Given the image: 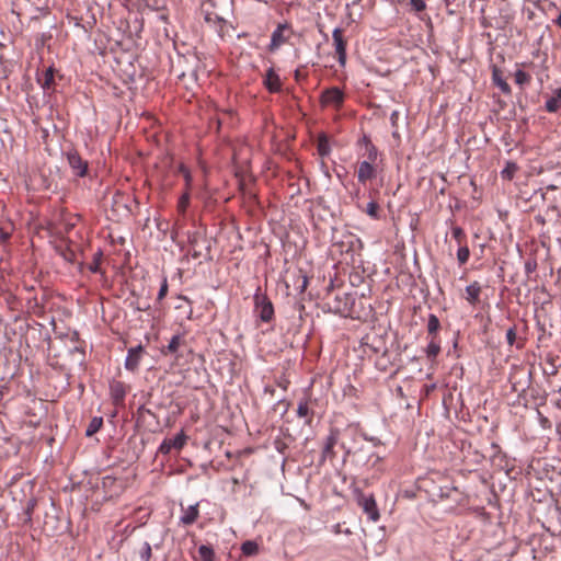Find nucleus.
<instances>
[{"label":"nucleus","mask_w":561,"mask_h":561,"mask_svg":"<svg viewBox=\"0 0 561 561\" xmlns=\"http://www.w3.org/2000/svg\"><path fill=\"white\" fill-rule=\"evenodd\" d=\"M514 77H515L516 84H518L520 87L525 85V84H528L530 82V80H531V77L527 72H525V71H523L520 69L515 71Z\"/></svg>","instance_id":"obj_27"},{"label":"nucleus","mask_w":561,"mask_h":561,"mask_svg":"<svg viewBox=\"0 0 561 561\" xmlns=\"http://www.w3.org/2000/svg\"><path fill=\"white\" fill-rule=\"evenodd\" d=\"M492 77H493V82L494 84L505 94H510L511 93V87L508 85V83L502 78V76L500 75L499 70L494 69L493 70V73H492Z\"/></svg>","instance_id":"obj_17"},{"label":"nucleus","mask_w":561,"mask_h":561,"mask_svg":"<svg viewBox=\"0 0 561 561\" xmlns=\"http://www.w3.org/2000/svg\"><path fill=\"white\" fill-rule=\"evenodd\" d=\"M398 118H399V112L393 111L390 115V122H391L392 126H394V127L397 126Z\"/></svg>","instance_id":"obj_41"},{"label":"nucleus","mask_w":561,"mask_h":561,"mask_svg":"<svg viewBox=\"0 0 561 561\" xmlns=\"http://www.w3.org/2000/svg\"><path fill=\"white\" fill-rule=\"evenodd\" d=\"M91 271H92V272H96V266H95V265H92Z\"/></svg>","instance_id":"obj_50"},{"label":"nucleus","mask_w":561,"mask_h":561,"mask_svg":"<svg viewBox=\"0 0 561 561\" xmlns=\"http://www.w3.org/2000/svg\"><path fill=\"white\" fill-rule=\"evenodd\" d=\"M410 5L416 12H421L426 8V3L424 0H410Z\"/></svg>","instance_id":"obj_37"},{"label":"nucleus","mask_w":561,"mask_h":561,"mask_svg":"<svg viewBox=\"0 0 561 561\" xmlns=\"http://www.w3.org/2000/svg\"><path fill=\"white\" fill-rule=\"evenodd\" d=\"M360 141L365 145V147H368V145H373V142L370 141L369 137L366 136V135L363 136Z\"/></svg>","instance_id":"obj_42"},{"label":"nucleus","mask_w":561,"mask_h":561,"mask_svg":"<svg viewBox=\"0 0 561 561\" xmlns=\"http://www.w3.org/2000/svg\"><path fill=\"white\" fill-rule=\"evenodd\" d=\"M354 241H355V242H357V243H360V240H359V239H357V238H351L350 247H353Z\"/></svg>","instance_id":"obj_45"},{"label":"nucleus","mask_w":561,"mask_h":561,"mask_svg":"<svg viewBox=\"0 0 561 561\" xmlns=\"http://www.w3.org/2000/svg\"><path fill=\"white\" fill-rule=\"evenodd\" d=\"M138 556H139L140 561H150L151 556H152V549H151V546L149 542L145 541L141 545V547L138 551Z\"/></svg>","instance_id":"obj_25"},{"label":"nucleus","mask_w":561,"mask_h":561,"mask_svg":"<svg viewBox=\"0 0 561 561\" xmlns=\"http://www.w3.org/2000/svg\"><path fill=\"white\" fill-rule=\"evenodd\" d=\"M335 457L334 447L323 445L321 462H324L327 459H333Z\"/></svg>","instance_id":"obj_33"},{"label":"nucleus","mask_w":561,"mask_h":561,"mask_svg":"<svg viewBox=\"0 0 561 561\" xmlns=\"http://www.w3.org/2000/svg\"><path fill=\"white\" fill-rule=\"evenodd\" d=\"M148 307H145V306H141V307H138V310H147Z\"/></svg>","instance_id":"obj_46"},{"label":"nucleus","mask_w":561,"mask_h":561,"mask_svg":"<svg viewBox=\"0 0 561 561\" xmlns=\"http://www.w3.org/2000/svg\"><path fill=\"white\" fill-rule=\"evenodd\" d=\"M332 39L334 49L337 56V62L341 67H345L346 59H347V51H346V39L343 36V31L340 27H335L332 32Z\"/></svg>","instance_id":"obj_3"},{"label":"nucleus","mask_w":561,"mask_h":561,"mask_svg":"<svg viewBox=\"0 0 561 561\" xmlns=\"http://www.w3.org/2000/svg\"><path fill=\"white\" fill-rule=\"evenodd\" d=\"M187 440V436L183 431L178 433L173 438H164L158 448V453L168 455L172 449L181 450Z\"/></svg>","instance_id":"obj_5"},{"label":"nucleus","mask_w":561,"mask_h":561,"mask_svg":"<svg viewBox=\"0 0 561 561\" xmlns=\"http://www.w3.org/2000/svg\"><path fill=\"white\" fill-rule=\"evenodd\" d=\"M196 239H197V236H196V234H194L193 237H190V243H191L193 247H195V244H196Z\"/></svg>","instance_id":"obj_43"},{"label":"nucleus","mask_w":561,"mask_h":561,"mask_svg":"<svg viewBox=\"0 0 561 561\" xmlns=\"http://www.w3.org/2000/svg\"><path fill=\"white\" fill-rule=\"evenodd\" d=\"M91 271H92V272H96V266H95V265H92Z\"/></svg>","instance_id":"obj_49"},{"label":"nucleus","mask_w":561,"mask_h":561,"mask_svg":"<svg viewBox=\"0 0 561 561\" xmlns=\"http://www.w3.org/2000/svg\"><path fill=\"white\" fill-rule=\"evenodd\" d=\"M392 136H393V137H398V136H399L398 131H397V130H394V131L392 133Z\"/></svg>","instance_id":"obj_48"},{"label":"nucleus","mask_w":561,"mask_h":561,"mask_svg":"<svg viewBox=\"0 0 561 561\" xmlns=\"http://www.w3.org/2000/svg\"><path fill=\"white\" fill-rule=\"evenodd\" d=\"M516 341V330L515 328H510L506 331V342L510 346H513Z\"/></svg>","instance_id":"obj_38"},{"label":"nucleus","mask_w":561,"mask_h":561,"mask_svg":"<svg viewBox=\"0 0 561 561\" xmlns=\"http://www.w3.org/2000/svg\"><path fill=\"white\" fill-rule=\"evenodd\" d=\"M561 108V87L553 91V94L546 101L545 110L548 113H557Z\"/></svg>","instance_id":"obj_14"},{"label":"nucleus","mask_w":561,"mask_h":561,"mask_svg":"<svg viewBox=\"0 0 561 561\" xmlns=\"http://www.w3.org/2000/svg\"><path fill=\"white\" fill-rule=\"evenodd\" d=\"M241 551L247 557H253L259 552V545L254 540H247L241 545Z\"/></svg>","instance_id":"obj_18"},{"label":"nucleus","mask_w":561,"mask_h":561,"mask_svg":"<svg viewBox=\"0 0 561 561\" xmlns=\"http://www.w3.org/2000/svg\"><path fill=\"white\" fill-rule=\"evenodd\" d=\"M144 354H145V347L141 344L130 347L127 351V355H126V358L124 362L125 369L130 373L137 371Z\"/></svg>","instance_id":"obj_4"},{"label":"nucleus","mask_w":561,"mask_h":561,"mask_svg":"<svg viewBox=\"0 0 561 561\" xmlns=\"http://www.w3.org/2000/svg\"><path fill=\"white\" fill-rule=\"evenodd\" d=\"M198 554L203 561H215V551L210 546H207V545L199 546Z\"/></svg>","instance_id":"obj_21"},{"label":"nucleus","mask_w":561,"mask_h":561,"mask_svg":"<svg viewBox=\"0 0 561 561\" xmlns=\"http://www.w3.org/2000/svg\"><path fill=\"white\" fill-rule=\"evenodd\" d=\"M345 94L339 87L325 89L320 95L322 106H332L339 110L344 102Z\"/></svg>","instance_id":"obj_2"},{"label":"nucleus","mask_w":561,"mask_h":561,"mask_svg":"<svg viewBox=\"0 0 561 561\" xmlns=\"http://www.w3.org/2000/svg\"><path fill=\"white\" fill-rule=\"evenodd\" d=\"M180 343H181V335H179V334L173 335L171 337L168 346L165 347V350L162 351V353L163 354L175 353L179 350Z\"/></svg>","instance_id":"obj_26"},{"label":"nucleus","mask_w":561,"mask_h":561,"mask_svg":"<svg viewBox=\"0 0 561 561\" xmlns=\"http://www.w3.org/2000/svg\"><path fill=\"white\" fill-rule=\"evenodd\" d=\"M182 514L179 518V523L184 526L194 524L199 517L198 503L188 505L187 507L181 506Z\"/></svg>","instance_id":"obj_9"},{"label":"nucleus","mask_w":561,"mask_h":561,"mask_svg":"<svg viewBox=\"0 0 561 561\" xmlns=\"http://www.w3.org/2000/svg\"><path fill=\"white\" fill-rule=\"evenodd\" d=\"M289 28V24L279 23L271 35L270 50H275L286 43L287 37L284 36V31Z\"/></svg>","instance_id":"obj_10"},{"label":"nucleus","mask_w":561,"mask_h":561,"mask_svg":"<svg viewBox=\"0 0 561 561\" xmlns=\"http://www.w3.org/2000/svg\"><path fill=\"white\" fill-rule=\"evenodd\" d=\"M470 256V251L468 247H460L457 251V259L460 264H465L468 262Z\"/></svg>","instance_id":"obj_30"},{"label":"nucleus","mask_w":561,"mask_h":561,"mask_svg":"<svg viewBox=\"0 0 561 561\" xmlns=\"http://www.w3.org/2000/svg\"><path fill=\"white\" fill-rule=\"evenodd\" d=\"M168 278L167 276H163L162 277V280H161V285H160V288H159V291H158V296H157V300L158 301H161L168 294Z\"/></svg>","instance_id":"obj_31"},{"label":"nucleus","mask_w":561,"mask_h":561,"mask_svg":"<svg viewBox=\"0 0 561 561\" xmlns=\"http://www.w3.org/2000/svg\"><path fill=\"white\" fill-rule=\"evenodd\" d=\"M481 285L478 282H473L466 287V300L471 305L476 306L480 300Z\"/></svg>","instance_id":"obj_13"},{"label":"nucleus","mask_w":561,"mask_h":561,"mask_svg":"<svg viewBox=\"0 0 561 561\" xmlns=\"http://www.w3.org/2000/svg\"><path fill=\"white\" fill-rule=\"evenodd\" d=\"M148 307H145V306H141V307H138V310H147Z\"/></svg>","instance_id":"obj_47"},{"label":"nucleus","mask_w":561,"mask_h":561,"mask_svg":"<svg viewBox=\"0 0 561 561\" xmlns=\"http://www.w3.org/2000/svg\"><path fill=\"white\" fill-rule=\"evenodd\" d=\"M518 167L515 162L508 161L505 168L501 171V175L505 180H512L517 171Z\"/></svg>","instance_id":"obj_23"},{"label":"nucleus","mask_w":561,"mask_h":561,"mask_svg":"<svg viewBox=\"0 0 561 561\" xmlns=\"http://www.w3.org/2000/svg\"><path fill=\"white\" fill-rule=\"evenodd\" d=\"M67 161L77 176L83 178L87 174L88 162L84 161L76 150L67 152Z\"/></svg>","instance_id":"obj_6"},{"label":"nucleus","mask_w":561,"mask_h":561,"mask_svg":"<svg viewBox=\"0 0 561 561\" xmlns=\"http://www.w3.org/2000/svg\"><path fill=\"white\" fill-rule=\"evenodd\" d=\"M366 152H367L366 161H370L371 163L376 162L377 157H378V149L374 144L368 145V147H366Z\"/></svg>","instance_id":"obj_32"},{"label":"nucleus","mask_w":561,"mask_h":561,"mask_svg":"<svg viewBox=\"0 0 561 561\" xmlns=\"http://www.w3.org/2000/svg\"><path fill=\"white\" fill-rule=\"evenodd\" d=\"M127 393L126 385L118 380L110 383V396L115 407H123Z\"/></svg>","instance_id":"obj_7"},{"label":"nucleus","mask_w":561,"mask_h":561,"mask_svg":"<svg viewBox=\"0 0 561 561\" xmlns=\"http://www.w3.org/2000/svg\"><path fill=\"white\" fill-rule=\"evenodd\" d=\"M205 21L207 23L217 24L220 28L226 23L225 19L215 14V13H206Z\"/></svg>","instance_id":"obj_29"},{"label":"nucleus","mask_w":561,"mask_h":561,"mask_svg":"<svg viewBox=\"0 0 561 561\" xmlns=\"http://www.w3.org/2000/svg\"><path fill=\"white\" fill-rule=\"evenodd\" d=\"M318 149H319V153H320L321 156H325V154H328V152H329V150H328V146H327V144H325L324 141H320V142H319V148H318Z\"/></svg>","instance_id":"obj_39"},{"label":"nucleus","mask_w":561,"mask_h":561,"mask_svg":"<svg viewBox=\"0 0 561 561\" xmlns=\"http://www.w3.org/2000/svg\"><path fill=\"white\" fill-rule=\"evenodd\" d=\"M254 312L262 322H271L274 319V307L271 299L259 287L253 296Z\"/></svg>","instance_id":"obj_1"},{"label":"nucleus","mask_w":561,"mask_h":561,"mask_svg":"<svg viewBox=\"0 0 561 561\" xmlns=\"http://www.w3.org/2000/svg\"><path fill=\"white\" fill-rule=\"evenodd\" d=\"M178 172L184 178L185 191H191L193 185V176L190 169L185 164L181 163L178 168Z\"/></svg>","instance_id":"obj_20"},{"label":"nucleus","mask_w":561,"mask_h":561,"mask_svg":"<svg viewBox=\"0 0 561 561\" xmlns=\"http://www.w3.org/2000/svg\"><path fill=\"white\" fill-rule=\"evenodd\" d=\"M358 504L363 507V511L367 514V516L373 520L377 522L379 519V511L376 504L374 496L362 494L358 497Z\"/></svg>","instance_id":"obj_8"},{"label":"nucleus","mask_w":561,"mask_h":561,"mask_svg":"<svg viewBox=\"0 0 561 561\" xmlns=\"http://www.w3.org/2000/svg\"><path fill=\"white\" fill-rule=\"evenodd\" d=\"M376 176V170L370 161H362L357 169V180L359 183H366L367 181Z\"/></svg>","instance_id":"obj_11"},{"label":"nucleus","mask_w":561,"mask_h":561,"mask_svg":"<svg viewBox=\"0 0 561 561\" xmlns=\"http://www.w3.org/2000/svg\"><path fill=\"white\" fill-rule=\"evenodd\" d=\"M37 82L44 91L50 90L54 83V69L51 67L47 68L41 76H38Z\"/></svg>","instance_id":"obj_16"},{"label":"nucleus","mask_w":561,"mask_h":561,"mask_svg":"<svg viewBox=\"0 0 561 561\" xmlns=\"http://www.w3.org/2000/svg\"><path fill=\"white\" fill-rule=\"evenodd\" d=\"M439 328H440L439 319L434 313H431L428 316V320H427L428 334L435 336V334L438 332Z\"/></svg>","instance_id":"obj_22"},{"label":"nucleus","mask_w":561,"mask_h":561,"mask_svg":"<svg viewBox=\"0 0 561 561\" xmlns=\"http://www.w3.org/2000/svg\"><path fill=\"white\" fill-rule=\"evenodd\" d=\"M556 24L561 27V12L559 13L558 18L556 19Z\"/></svg>","instance_id":"obj_44"},{"label":"nucleus","mask_w":561,"mask_h":561,"mask_svg":"<svg viewBox=\"0 0 561 561\" xmlns=\"http://www.w3.org/2000/svg\"><path fill=\"white\" fill-rule=\"evenodd\" d=\"M102 425H103V419L101 416H94L90 421V423H89V425H88V427L85 430V435L88 437L94 435L95 433H98L100 431Z\"/></svg>","instance_id":"obj_19"},{"label":"nucleus","mask_w":561,"mask_h":561,"mask_svg":"<svg viewBox=\"0 0 561 561\" xmlns=\"http://www.w3.org/2000/svg\"><path fill=\"white\" fill-rule=\"evenodd\" d=\"M264 83L270 92H278L282 87L279 76L274 71L273 68L267 70Z\"/></svg>","instance_id":"obj_12"},{"label":"nucleus","mask_w":561,"mask_h":561,"mask_svg":"<svg viewBox=\"0 0 561 561\" xmlns=\"http://www.w3.org/2000/svg\"><path fill=\"white\" fill-rule=\"evenodd\" d=\"M309 414V407L307 400H301L298 403L297 415L299 417H306Z\"/></svg>","instance_id":"obj_34"},{"label":"nucleus","mask_w":561,"mask_h":561,"mask_svg":"<svg viewBox=\"0 0 561 561\" xmlns=\"http://www.w3.org/2000/svg\"><path fill=\"white\" fill-rule=\"evenodd\" d=\"M524 268H525V273L527 275L534 273L537 268V262L535 259H528L526 262H525V265H524Z\"/></svg>","instance_id":"obj_36"},{"label":"nucleus","mask_w":561,"mask_h":561,"mask_svg":"<svg viewBox=\"0 0 561 561\" xmlns=\"http://www.w3.org/2000/svg\"><path fill=\"white\" fill-rule=\"evenodd\" d=\"M451 233L454 238L459 239L462 236L463 231L460 227H454Z\"/></svg>","instance_id":"obj_40"},{"label":"nucleus","mask_w":561,"mask_h":561,"mask_svg":"<svg viewBox=\"0 0 561 561\" xmlns=\"http://www.w3.org/2000/svg\"><path fill=\"white\" fill-rule=\"evenodd\" d=\"M191 194L190 191H184V193L180 196L178 202V210L181 214H185L188 205H190Z\"/></svg>","instance_id":"obj_24"},{"label":"nucleus","mask_w":561,"mask_h":561,"mask_svg":"<svg viewBox=\"0 0 561 561\" xmlns=\"http://www.w3.org/2000/svg\"><path fill=\"white\" fill-rule=\"evenodd\" d=\"M439 353H440V342L438 340H436V336H432V339L430 340V342L425 348L426 358L431 363H434Z\"/></svg>","instance_id":"obj_15"},{"label":"nucleus","mask_w":561,"mask_h":561,"mask_svg":"<svg viewBox=\"0 0 561 561\" xmlns=\"http://www.w3.org/2000/svg\"><path fill=\"white\" fill-rule=\"evenodd\" d=\"M337 438H339L337 431H331L330 434L325 438L324 445L334 447L337 443Z\"/></svg>","instance_id":"obj_35"},{"label":"nucleus","mask_w":561,"mask_h":561,"mask_svg":"<svg viewBox=\"0 0 561 561\" xmlns=\"http://www.w3.org/2000/svg\"><path fill=\"white\" fill-rule=\"evenodd\" d=\"M365 213L373 219H379V205L374 201L369 202Z\"/></svg>","instance_id":"obj_28"}]
</instances>
